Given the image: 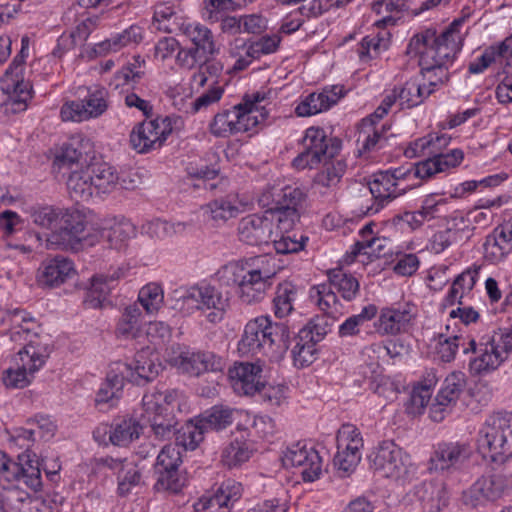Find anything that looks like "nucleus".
Wrapping results in <instances>:
<instances>
[{"instance_id":"412c9836","label":"nucleus","mask_w":512,"mask_h":512,"mask_svg":"<svg viewBox=\"0 0 512 512\" xmlns=\"http://www.w3.org/2000/svg\"><path fill=\"white\" fill-rule=\"evenodd\" d=\"M76 273L73 262L63 256H55L42 262L37 273V283L43 288H54L63 284Z\"/></svg>"},{"instance_id":"13d9d810","label":"nucleus","mask_w":512,"mask_h":512,"mask_svg":"<svg viewBox=\"0 0 512 512\" xmlns=\"http://www.w3.org/2000/svg\"><path fill=\"white\" fill-rule=\"evenodd\" d=\"M237 109V120H235L237 126V133L247 132L262 121L265 120L266 114L259 111V109H253L252 107L246 106L243 103L235 105Z\"/></svg>"},{"instance_id":"423d86ee","label":"nucleus","mask_w":512,"mask_h":512,"mask_svg":"<svg viewBox=\"0 0 512 512\" xmlns=\"http://www.w3.org/2000/svg\"><path fill=\"white\" fill-rule=\"evenodd\" d=\"M370 468L381 476L401 484L410 483L417 475V466L395 442L383 441L368 456Z\"/></svg>"},{"instance_id":"e2e57ef3","label":"nucleus","mask_w":512,"mask_h":512,"mask_svg":"<svg viewBox=\"0 0 512 512\" xmlns=\"http://www.w3.org/2000/svg\"><path fill=\"white\" fill-rule=\"evenodd\" d=\"M56 162L59 166H71L86 162L82 151V144L77 140L64 143L56 156Z\"/></svg>"},{"instance_id":"6ab92c4d","label":"nucleus","mask_w":512,"mask_h":512,"mask_svg":"<svg viewBox=\"0 0 512 512\" xmlns=\"http://www.w3.org/2000/svg\"><path fill=\"white\" fill-rule=\"evenodd\" d=\"M507 488V481L500 474L480 477L468 490L463 492V502L473 508L499 499Z\"/></svg>"},{"instance_id":"9b49d317","label":"nucleus","mask_w":512,"mask_h":512,"mask_svg":"<svg viewBox=\"0 0 512 512\" xmlns=\"http://www.w3.org/2000/svg\"><path fill=\"white\" fill-rule=\"evenodd\" d=\"M182 463L180 452L172 445H166L157 456L155 473L157 491H169L178 493L185 484V479L179 474V466Z\"/></svg>"},{"instance_id":"8fccbe9b","label":"nucleus","mask_w":512,"mask_h":512,"mask_svg":"<svg viewBox=\"0 0 512 512\" xmlns=\"http://www.w3.org/2000/svg\"><path fill=\"white\" fill-rule=\"evenodd\" d=\"M52 351V347L48 343H42L39 338H33L26 343L19 353H23V356L28 361L29 372L34 374L38 371L46 362Z\"/></svg>"},{"instance_id":"39448f33","label":"nucleus","mask_w":512,"mask_h":512,"mask_svg":"<svg viewBox=\"0 0 512 512\" xmlns=\"http://www.w3.org/2000/svg\"><path fill=\"white\" fill-rule=\"evenodd\" d=\"M459 41V37H451V31H443L437 36L434 30L433 41L421 61V74L428 85L437 86L449 80L448 68L459 50Z\"/></svg>"},{"instance_id":"7ed1b4c3","label":"nucleus","mask_w":512,"mask_h":512,"mask_svg":"<svg viewBox=\"0 0 512 512\" xmlns=\"http://www.w3.org/2000/svg\"><path fill=\"white\" fill-rule=\"evenodd\" d=\"M227 269L232 274L233 283L238 287L240 300L246 304L258 303L264 299L272 285L271 279L277 272L275 259L268 254L232 264Z\"/></svg>"},{"instance_id":"603ef678","label":"nucleus","mask_w":512,"mask_h":512,"mask_svg":"<svg viewBox=\"0 0 512 512\" xmlns=\"http://www.w3.org/2000/svg\"><path fill=\"white\" fill-rule=\"evenodd\" d=\"M466 386V377L462 372H452L444 380L436 396V401H443L454 406Z\"/></svg>"},{"instance_id":"4be33fe9","label":"nucleus","mask_w":512,"mask_h":512,"mask_svg":"<svg viewBox=\"0 0 512 512\" xmlns=\"http://www.w3.org/2000/svg\"><path fill=\"white\" fill-rule=\"evenodd\" d=\"M242 494V485L234 480L223 482L212 495H204L193 507L196 512H219L222 508H229Z\"/></svg>"},{"instance_id":"4d7b16f0","label":"nucleus","mask_w":512,"mask_h":512,"mask_svg":"<svg viewBox=\"0 0 512 512\" xmlns=\"http://www.w3.org/2000/svg\"><path fill=\"white\" fill-rule=\"evenodd\" d=\"M18 356L21 363L17 362L16 369L9 368L6 370L3 377L4 384L9 388H24L29 385L31 381L30 376H33L29 372L30 364L23 356V353L18 352Z\"/></svg>"},{"instance_id":"aec40b11","label":"nucleus","mask_w":512,"mask_h":512,"mask_svg":"<svg viewBox=\"0 0 512 512\" xmlns=\"http://www.w3.org/2000/svg\"><path fill=\"white\" fill-rule=\"evenodd\" d=\"M128 269L118 267L112 272L94 275L87 288L84 304L89 308H100L117 282L126 276Z\"/></svg>"},{"instance_id":"2f4dec72","label":"nucleus","mask_w":512,"mask_h":512,"mask_svg":"<svg viewBox=\"0 0 512 512\" xmlns=\"http://www.w3.org/2000/svg\"><path fill=\"white\" fill-rule=\"evenodd\" d=\"M11 321L13 326L10 330V338L13 342L26 344L33 338H39L40 325L25 311L15 310Z\"/></svg>"},{"instance_id":"b1692460","label":"nucleus","mask_w":512,"mask_h":512,"mask_svg":"<svg viewBox=\"0 0 512 512\" xmlns=\"http://www.w3.org/2000/svg\"><path fill=\"white\" fill-rule=\"evenodd\" d=\"M494 346H489L486 342L476 343L474 338H469L467 347L464 348V354L469 352L478 355L470 360L469 368L472 374L481 375L497 369L502 363L500 354H496Z\"/></svg>"},{"instance_id":"bb28decb","label":"nucleus","mask_w":512,"mask_h":512,"mask_svg":"<svg viewBox=\"0 0 512 512\" xmlns=\"http://www.w3.org/2000/svg\"><path fill=\"white\" fill-rule=\"evenodd\" d=\"M262 369L252 363H239L229 369V377L234 391L238 394L252 396L261 385Z\"/></svg>"},{"instance_id":"c9c22d12","label":"nucleus","mask_w":512,"mask_h":512,"mask_svg":"<svg viewBox=\"0 0 512 512\" xmlns=\"http://www.w3.org/2000/svg\"><path fill=\"white\" fill-rule=\"evenodd\" d=\"M328 282L325 284L331 287L334 293V289L337 290L346 301L353 300L359 293V281L340 267L328 271Z\"/></svg>"},{"instance_id":"09e8293b","label":"nucleus","mask_w":512,"mask_h":512,"mask_svg":"<svg viewBox=\"0 0 512 512\" xmlns=\"http://www.w3.org/2000/svg\"><path fill=\"white\" fill-rule=\"evenodd\" d=\"M87 169L98 193L109 192L119 180L115 169L107 163H93L87 165Z\"/></svg>"},{"instance_id":"2eb2a0df","label":"nucleus","mask_w":512,"mask_h":512,"mask_svg":"<svg viewBox=\"0 0 512 512\" xmlns=\"http://www.w3.org/2000/svg\"><path fill=\"white\" fill-rule=\"evenodd\" d=\"M35 454L25 451L18 456V461L6 458L2 463L0 474L7 481L22 480L25 485L34 491H38L42 487L41 470L39 463L34 459Z\"/></svg>"},{"instance_id":"79ce46f5","label":"nucleus","mask_w":512,"mask_h":512,"mask_svg":"<svg viewBox=\"0 0 512 512\" xmlns=\"http://www.w3.org/2000/svg\"><path fill=\"white\" fill-rule=\"evenodd\" d=\"M142 426L133 418H124L111 425L109 440L116 446H126L138 439Z\"/></svg>"},{"instance_id":"c03bdc74","label":"nucleus","mask_w":512,"mask_h":512,"mask_svg":"<svg viewBox=\"0 0 512 512\" xmlns=\"http://www.w3.org/2000/svg\"><path fill=\"white\" fill-rule=\"evenodd\" d=\"M263 342H267L268 350L277 353H284L290 346V331L284 323H273L267 317L266 334L263 335Z\"/></svg>"},{"instance_id":"de8ad7c7","label":"nucleus","mask_w":512,"mask_h":512,"mask_svg":"<svg viewBox=\"0 0 512 512\" xmlns=\"http://www.w3.org/2000/svg\"><path fill=\"white\" fill-rule=\"evenodd\" d=\"M253 453V444L249 440L235 439L222 451V463L233 468L249 460Z\"/></svg>"},{"instance_id":"4468645a","label":"nucleus","mask_w":512,"mask_h":512,"mask_svg":"<svg viewBox=\"0 0 512 512\" xmlns=\"http://www.w3.org/2000/svg\"><path fill=\"white\" fill-rule=\"evenodd\" d=\"M184 300L195 301L196 308L202 311L209 322L219 323L223 320L225 311L229 306L228 298L214 286H193L182 295Z\"/></svg>"},{"instance_id":"a878e982","label":"nucleus","mask_w":512,"mask_h":512,"mask_svg":"<svg viewBox=\"0 0 512 512\" xmlns=\"http://www.w3.org/2000/svg\"><path fill=\"white\" fill-rule=\"evenodd\" d=\"M414 495L423 512H440L449 502V492L443 481L423 482L415 486Z\"/></svg>"},{"instance_id":"7c9ffc66","label":"nucleus","mask_w":512,"mask_h":512,"mask_svg":"<svg viewBox=\"0 0 512 512\" xmlns=\"http://www.w3.org/2000/svg\"><path fill=\"white\" fill-rule=\"evenodd\" d=\"M183 34L193 43L192 49L203 57H213L219 52L211 30L201 24H182Z\"/></svg>"},{"instance_id":"5fc2aeb1","label":"nucleus","mask_w":512,"mask_h":512,"mask_svg":"<svg viewBox=\"0 0 512 512\" xmlns=\"http://www.w3.org/2000/svg\"><path fill=\"white\" fill-rule=\"evenodd\" d=\"M145 60L141 56H134L132 62L127 63L114 75L115 88L137 83L145 75Z\"/></svg>"},{"instance_id":"774afa93","label":"nucleus","mask_w":512,"mask_h":512,"mask_svg":"<svg viewBox=\"0 0 512 512\" xmlns=\"http://www.w3.org/2000/svg\"><path fill=\"white\" fill-rule=\"evenodd\" d=\"M107 96L108 93L105 89H96L82 100L90 118H97L106 112L108 108Z\"/></svg>"},{"instance_id":"473e14b6","label":"nucleus","mask_w":512,"mask_h":512,"mask_svg":"<svg viewBox=\"0 0 512 512\" xmlns=\"http://www.w3.org/2000/svg\"><path fill=\"white\" fill-rule=\"evenodd\" d=\"M2 89L7 93L15 94V102L25 104L31 98L32 86L24 80V66L10 71V66L1 78Z\"/></svg>"},{"instance_id":"0e129e2a","label":"nucleus","mask_w":512,"mask_h":512,"mask_svg":"<svg viewBox=\"0 0 512 512\" xmlns=\"http://www.w3.org/2000/svg\"><path fill=\"white\" fill-rule=\"evenodd\" d=\"M357 443L356 441L354 446L338 451L334 456V465L338 468V471L343 472V476L351 473L361 460V453L357 451Z\"/></svg>"},{"instance_id":"052dcab7","label":"nucleus","mask_w":512,"mask_h":512,"mask_svg":"<svg viewBox=\"0 0 512 512\" xmlns=\"http://www.w3.org/2000/svg\"><path fill=\"white\" fill-rule=\"evenodd\" d=\"M138 301L147 313H153L159 309L163 301V291L159 285L150 283L141 288Z\"/></svg>"},{"instance_id":"20e7f679","label":"nucleus","mask_w":512,"mask_h":512,"mask_svg":"<svg viewBox=\"0 0 512 512\" xmlns=\"http://www.w3.org/2000/svg\"><path fill=\"white\" fill-rule=\"evenodd\" d=\"M478 446L492 462L502 464L512 457V413L489 416L479 431Z\"/></svg>"},{"instance_id":"6e6552de","label":"nucleus","mask_w":512,"mask_h":512,"mask_svg":"<svg viewBox=\"0 0 512 512\" xmlns=\"http://www.w3.org/2000/svg\"><path fill=\"white\" fill-rule=\"evenodd\" d=\"M182 124L179 116L157 117L137 124L130 134V143L139 153H147L162 146L174 128Z\"/></svg>"},{"instance_id":"f704fd0d","label":"nucleus","mask_w":512,"mask_h":512,"mask_svg":"<svg viewBox=\"0 0 512 512\" xmlns=\"http://www.w3.org/2000/svg\"><path fill=\"white\" fill-rule=\"evenodd\" d=\"M89 172L86 166L70 173L67 180V189L72 200L85 202L92 197L95 188Z\"/></svg>"},{"instance_id":"ddd939ff","label":"nucleus","mask_w":512,"mask_h":512,"mask_svg":"<svg viewBox=\"0 0 512 512\" xmlns=\"http://www.w3.org/2000/svg\"><path fill=\"white\" fill-rule=\"evenodd\" d=\"M170 363L182 373L199 376L208 371H220L222 359L210 351H193L187 347H178L170 357Z\"/></svg>"},{"instance_id":"a19ab883","label":"nucleus","mask_w":512,"mask_h":512,"mask_svg":"<svg viewBox=\"0 0 512 512\" xmlns=\"http://www.w3.org/2000/svg\"><path fill=\"white\" fill-rule=\"evenodd\" d=\"M202 209L217 225L237 217L240 213L236 201L230 196L214 199L204 205Z\"/></svg>"},{"instance_id":"9d476101","label":"nucleus","mask_w":512,"mask_h":512,"mask_svg":"<svg viewBox=\"0 0 512 512\" xmlns=\"http://www.w3.org/2000/svg\"><path fill=\"white\" fill-rule=\"evenodd\" d=\"M161 400L160 393H147L143 396L142 405L155 438L166 441L174 438L179 421L172 410L163 407Z\"/></svg>"},{"instance_id":"f257e3e1","label":"nucleus","mask_w":512,"mask_h":512,"mask_svg":"<svg viewBox=\"0 0 512 512\" xmlns=\"http://www.w3.org/2000/svg\"><path fill=\"white\" fill-rule=\"evenodd\" d=\"M304 151L294 158L292 165L298 170L315 168L324 163L325 168L315 176V183L323 187L337 185L346 171L344 160L332 161L341 148L342 141L337 137H328L324 129L310 127L303 138Z\"/></svg>"},{"instance_id":"e433bc0d","label":"nucleus","mask_w":512,"mask_h":512,"mask_svg":"<svg viewBox=\"0 0 512 512\" xmlns=\"http://www.w3.org/2000/svg\"><path fill=\"white\" fill-rule=\"evenodd\" d=\"M236 410L223 405H215L199 415V423L208 431H221L234 422Z\"/></svg>"},{"instance_id":"bf43d9fd","label":"nucleus","mask_w":512,"mask_h":512,"mask_svg":"<svg viewBox=\"0 0 512 512\" xmlns=\"http://www.w3.org/2000/svg\"><path fill=\"white\" fill-rule=\"evenodd\" d=\"M376 314L377 308L375 305L364 307L361 313L350 316L339 326V335L341 337L357 335L359 326L374 318Z\"/></svg>"},{"instance_id":"864d4df0","label":"nucleus","mask_w":512,"mask_h":512,"mask_svg":"<svg viewBox=\"0 0 512 512\" xmlns=\"http://www.w3.org/2000/svg\"><path fill=\"white\" fill-rule=\"evenodd\" d=\"M296 295L297 288L291 282L286 281L277 286L273 299V310L276 317L283 318L293 311Z\"/></svg>"},{"instance_id":"49530a36","label":"nucleus","mask_w":512,"mask_h":512,"mask_svg":"<svg viewBox=\"0 0 512 512\" xmlns=\"http://www.w3.org/2000/svg\"><path fill=\"white\" fill-rule=\"evenodd\" d=\"M143 316L137 304L127 306L117 324L116 332L125 338H136L141 330Z\"/></svg>"},{"instance_id":"680f3d73","label":"nucleus","mask_w":512,"mask_h":512,"mask_svg":"<svg viewBox=\"0 0 512 512\" xmlns=\"http://www.w3.org/2000/svg\"><path fill=\"white\" fill-rule=\"evenodd\" d=\"M2 499L5 508V512L8 509L15 510L18 512H29L28 507L32 503L31 496L19 489H9L2 492Z\"/></svg>"},{"instance_id":"f8f14e48","label":"nucleus","mask_w":512,"mask_h":512,"mask_svg":"<svg viewBox=\"0 0 512 512\" xmlns=\"http://www.w3.org/2000/svg\"><path fill=\"white\" fill-rule=\"evenodd\" d=\"M305 193L298 187L286 186L274 198L270 215L275 216L281 232L290 231L300 219L299 210L305 201Z\"/></svg>"},{"instance_id":"c756f323","label":"nucleus","mask_w":512,"mask_h":512,"mask_svg":"<svg viewBox=\"0 0 512 512\" xmlns=\"http://www.w3.org/2000/svg\"><path fill=\"white\" fill-rule=\"evenodd\" d=\"M267 317H258L249 321L244 329L241 340L238 343V351L242 354L268 353V344L263 342V334H266Z\"/></svg>"},{"instance_id":"3c124183","label":"nucleus","mask_w":512,"mask_h":512,"mask_svg":"<svg viewBox=\"0 0 512 512\" xmlns=\"http://www.w3.org/2000/svg\"><path fill=\"white\" fill-rule=\"evenodd\" d=\"M28 213L35 225L53 231L58 230L61 208L52 205L35 204L29 207Z\"/></svg>"},{"instance_id":"69168bd1","label":"nucleus","mask_w":512,"mask_h":512,"mask_svg":"<svg viewBox=\"0 0 512 512\" xmlns=\"http://www.w3.org/2000/svg\"><path fill=\"white\" fill-rule=\"evenodd\" d=\"M153 25L159 31L173 33L177 25L173 7L166 4L157 5L154 11Z\"/></svg>"},{"instance_id":"ea45409f","label":"nucleus","mask_w":512,"mask_h":512,"mask_svg":"<svg viewBox=\"0 0 512 512\" xmlns=\"http://www.w3.org/2000/svg\"><path fill=\"white\" fill-rule=\"evenodd\" d=\"M207 433L202 423H199V417L189 420L184 424H180L177 433L174 435L177 446L183 447L185 450H195L204 439Z\"/></svg>"},{"instance_id":"a18cd8bd","label":"nucleus","mask_w":512,"mask_h":512,"mask_svg":"<svg viewBox=\"0 0 512 512\" xmlns=\"http://www.w3.org/2000/svg\"><path fill=\"white\" fill-rule=\"evenodd\" d=\"M478 270L479 268H469L455 278L445 298V305L462 304L464 294L470 292L476 283Z\"/></svg>"},{"instance_id":"cd10ccee","label":"nucleus","mask_w":512,"mask_h":512,"mask_svg":"<svg viewBox=\"0 0 512 512\" xmlns=\"http://www.w3.org/2000/svg\"><path fill=\"white\" fill-rule=\"evenodd\" d=\"M413 317V306L408 303L398 308H384L377 322V330L381 334H398L406 329Z\"/></svg>"},{"instance_id":"6e6d98bb","label":"nucleus","mask_w":512,"mask_h":512,"mask_svg":"<svg viewBox=\"0 0 512 512\" xmlns=\"http://www.w3.org/2000/svg\"><path fill=\"white\" fill-rule=\"evenodd\" d=\"M237 109L235 106L230 110H224L214 116L210 124V131L217 137H226L231 134H236Z\"/></svg>"},{"instance_id":"4c0bfd02","label":"nucleus","mask_w":512,"mask_h":512,"mask_svg":"<svg viewBox=\"0 0 512 512\" xmlns=\"http://www.w3.org/2000/svg\"><path fill=\"white\" fill-rule=\"evenodd\" d=\"M450 140L451 136L447 134L438 135L430 133L425 137L417 139L405 151V155L408 157H413L443 154L442 150L449 144Z\"/></svg>"},{"instance_id":"58836bf2","label":"nucleus","mask_w":512,"mask_h":512,"mask_svg":"<svg viewBox=\"0 0 512 512\" xmlns=\"http://www.w3.org/2000/svg\"><path fill=\"white\" fill-rule=\"evenodd\" d=\"M369 194L371 198L365 203L357 204V211L364 216H372L382 210L388 203L395 199L393 192H388L386 188L377 184L373 180L369 182Z\"/></svg>"},{"instance_id":"a211bd4d","label":"nucleus","mask_w":512,"mask_h":512,"mask_svg":"<svg viewBox=\"0 0 512 512\" xmlns=\"http://www.w3.org/2000/svg\"><path fill=\"white\" fill-rule=\"evenodd\" d=\"M275 216L266 211L264 215L251 214L242 218L238 224L239 239L253 246L267 245L272 242Z\"/></svg>"},{"instance_id":"338daca9","label":"nucleus","mask_w":512,"mask_h":512,"mask_svg":"<svg viewBox=\"0 0 512 512\" xmlns=\"http://www.w3.org/2000/svg\"><path fill=\"white\" fill-rule=\"evenodd\" d=\"M434 29H426L425 31L414 35L406 48V55L410 57H419V66L421 67L422 56L427 51L433 41Z\"/></svg>"},{"instance_id":"37998d69","label":"nucleus","mask_w":512,"mask_h":512,"mask_svg":"<svg viewBox=\"0 0 512 512\" xmlns=\"http://www.w3.org/2000/svg\"><path fill=\"white\" fill-rule=\"evenodd\" d=\"M135 235V227L128 220L115 222L100 231V238L109 244L110 248L121 249Z\"/></svg>"},{"instance_id":"72a5a7b5","label":"nucleus","mask_w":512,"mask_h":512,"mask_svg":"<svg viewBox=\"0 0 512 512\" xmlns=\"http://www.w3.org/2000/svg\"><path fill=\"white\" fill-rule=\"evenodd\" d=\"M310 331L299 330L292 341L294 346L291 350L294 365L297 367H305L314 362L317 353V342L313 340Z\"/></svg>"},{"instance_id":"f3484780","label":"nucleus","mask_w":512,"mask_h":512,"mask_svg":"<svg viewBox=\"0 0 512 512\" xmlns=\"http://www.w3.org/2000/svg\"><path fill=\"white\" fill-rule=\"evenodd\" d=\"M85 216L78 210L61 209L58 230L52 231L47 237L46 247L49 249L70 247L80 240V234L85 230Z\"/></svg>"},{"instance_id":"f03ea898","label":"nucleus","mask_w":512,"mask_h":512,"mask_svg":"<svg viewBox=\"0 0 512 512\" xmlns=\"http://www.w3.org/2000/svg\"><path fill=\"white\" fill-rule=\"evenodd\" d=\"M162 370V364L158 361L150 347L139 350L131 363L115 362L107 373L106 381L99 389L96 403H108L119 397L124 380L136 385H145L152 382Z\"/></svg>"},{"instance_id":"dca6fc26","label":"nucleus","mask_w":512,"mask_h":512,"mask_svg":"<svg viewBox=\"0 0 512 512\" xmlns=\"http://www.w3.org/2000/svg\"><path fill=\"white\" fill-rule=\"evenodd\" d=\"M281 460L286 468H300L302 478L306 482L318 479L321 474L322 460L318 452L300 442L287 447Z\"/></svg>"},{"instance_id":"5701e85b","label":"nucleus","mask_w":512,"mask_h":512,"mask_svg":"<svg viewBox=\"0 0 512 512\" xmlns=\"http://www.w3.org/2000/svg\"><path fill=\"white\" fill-rule=\"evenodd\" d=\"M98 463L117 474L118 493L121 496L129 494L132 489L141 482V471L138 466L128 461L126 458H113L111 456L102 457Z\"/></svg>"},{"instance_id":"393cba45","label":"nucleus","mask_w":512,"mask_h":512,"mask_svg":"<svg viewBox=\"0 0 512 512\" xmlns=\"http://www.w3.org/2000/svg\"><path fill=\"white\" fill-rule=\"evenodd\" d=\"M345 94L343 86L325 88L320 93L309 94L295 108V113L300 117H307L328 110L336 104Z\"/></svg>"},{"instance_id":"c85d7f7f","label":"nucleus","mask_w":512,"mask_h":512,"mask_svg":"<svg viewBox=\"0 0 512 512\" xmlns=\"http://www.w3.org/2000/svg\"><path fill=\"white\" fill-rule=\"evenodd\" d=\"M512 242V224L496 227L484 242V257L490 263H498L509 253Z\"/></svg>"},{"instance_id":"1a4fd4ad","label":"nucleus","mask_w":512,"mask_h":512,"mask_svg":"<svg viewBox=\"0 0 512 512\" xmlns=\"http://www.w3.org/2000/svg\"><path fill=\"white\" fill-rule=\"evenodd\" d=\"M472 455V447L463 441H442L436 444L428 460L430 473L449 475L459 471Z\"/></svg>"},{"instance_id":"0eeeda50","label":"nucleus","mask_w":512,"mask_h":512,"mask_svg":"<svg viewBox=\"0 0 512 512\" xmlns=\"http://www.w3.org/2000/svg\"><path fill=\"white\" fill-rule=\"evenodd\" d=\"M309 297L324 314L312 318L301 330L310 331L309 334L318 343L324 339L337 317L342 314V306L336 293L326 284L311 287Z\"/></svg>"}]
</instances>
